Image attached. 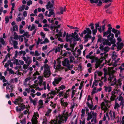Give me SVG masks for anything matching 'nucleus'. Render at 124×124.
Wrapping results in <instances>:
<instances>
[{"label":"nucleus","instance_id":"16","mask_svg":"<svg viewBox=\"0 0 124 124\" xmlns=\"http://www.w3.org/2000/svg\"><path fill=\"white\" fill-rule=\"evenodd\" d=\"M111 119L114 120L116 117V114L115 112L113 111H110L109 113Z\"/></svg>","mask_w":124,"mask_h":124},{"label":"nucleus","instance_id":"38","mask_svg":"<svg viewBox=\"0 0 124 124\" xmlns=\"http://www.w3.org/2000/svg\"><path fill=\"white\" fill-rule=\"evenodd\" d=\"M58 92L57 90H52L50 92V94H52L53 95H56L58 93Z\"/></svg>","mask_w":124,"mask_h":124},{"label":"nucleus","instance_id":"23","mask_svg":"<svg viewBox=\"0 0 124 124\" xmlns=\"http://www.w3.org/2000/svg\"><path fill=\"white\" fill-rule=\"evenodd\" d=\"M12 18V16L11 15L9 16H6L5 17V23H7L9 22V19H11Z\"/></svg>","mask_w":124,"mask_h":124},{"label":"nucleus","instance_id":"20","mask_svg":"<svg viewBox=\"0 0 124 124\" xmlns=\"http://www.w3.org/2000/svg\"><path fill=\"white\" fill-rule=\"evenodd\" d=\"M29 98L30 100V103H32L34 106H36L37 104V99L35 98L34 99H32L31 96L29 97Z\"/></svg>","mask_w":124,"mask_h":124},{"label":"nucleus","instance_id":"27","mask_svg":"<svg viewBox=\"0 0 124 124\" xmlns=\"http://www.w3.org/2000/svg\"><path fill=\"white\" fill-rule=\"evenodd\" d=\"M62 33L61 32H60L59 34H56L55 35V38H58V40L60 41L61 42H62L63 41L59 37L62 36Z\"/></svg>","mask_w":124,"mask_h":124},{"label":"nucleus","instance_id":"50","mask_svg":"<svg viewBox=\"0 0 124 124\" xmlns=\"http://www.w3.org/2000/svg\"><path fill=\"white\" fill-rule=\"evenodd\" d=\"M52 111V110L50 109H48L46 113L45 114V116H49L50 115V114Z\"/></svg>","mask_w":124,"mask_h":124},{"label":"nucleus","instance_id":"18","mask_svg":"<svg viewBox=\"0 0 124 124\" xmlns=\"http://www.w3.org/2000/svg\"><path fill=\"white\" fill-rule=\"evenodd\" d=\"M78 120L77 117H76V116H74L71 121L69 124H77V122Z\"/></svg>","mask_w":124,"mask_h":124},{"label":"nucleus","instance_id":"10","mask_svg":"<svg viewBox=\"0 0 124 124\" xmlns=\"http://www.w3.org/2000/svg\"><path fill=\"white\" fill-rule=\"evenodd\" d=\"M62 78L61 77L59 78L55 77L54 79V81L52 82V84L54 86H56L61 81Z\"/></svg>","mask_w":124,"mask_h":124},{"label":"nucleus","instance_id":"57","mask_svg":"<svg viewBox=\"0 0 124 124\" xmlns=\"http://www.w3.org/2000/svg\"><path fill=\"white\" fill-rule=\"evenodd\" d=\"M24 37L26 36V37L28 38L30 36V35L29 34V33L28 32L26 31L24 33V34L22 35Z\"/></svg>","mask_w":124,"mask_h":124},{"label":"nucleus","instance_id":"22","mask_svg":"<svg viewBox=\"0 0 124 124\" xmlns=\"http://www.w3.org/2000/svg\"><path fill=\"white\" fill-rule=\"evenodd\" d=\"M71 51L73 52V55L75 56V57H78L79 55H80L81 54V51L79 49H78L77 51V53H78V54H76L75 52L72 50H71Z\"/></svg>","mask_w":124,"mask_h":124},{"label":"nucleus","instance_id":"52","mask_svg":"<svg viewBox=\"0 0 124 124\" xmlns=\"http://www.w3.org/2000/svg\"><path fill=\"white\" fill-rule=\"evenodd\" d=\"M50 103L51 104H50V105L51 107L53 108H54L56 106V103H54L52 101H51Z\"/></svg>","mask_w":124,"mask_h":124},{"label":"nucleus","instance_id":"29","mask_svg":"<svg viewBox=\"0 0 124 124\" xmlns=\"http://www.w3.org/2000/svg\"><path fill=\"white\" fill-rule=\"evenodd\" d=\"M18 30V26L17 25H15L10 28V30L12 31H15L16 30L17 31Z\"/></svg>","mask_w":124,"mask_h":124},{"label":"nucleus","instance_id":"60","mask_svg":"<svg viewBox=\"0 0 124 124\" xmlns=\"http://www.w3.org/2000/svg\"><path fill=\"white\" fill-rule=\"evenodd\" d=\"M50 98L52 99L53 98V96H51V97H49L48 98H47L46 99V100L45 102V103H47L48 102L50 101Z\"/></svg>","mask_w":124,"mask_h":124},{"label":"nucleus","instance_id":"39","mask_svg":"<svg viewBox=\"0 0 124 124\" xmlns=\"http://www.w3.org/2000/svg\"><path fill=\"white\" fill-rule=\"evenodd\" d=\"M49 10L50 11L49 12V14L48 15V16L49 17H50L51 15H54L53 16L54 17L55 16V15H54V12L52 11H50V9H49Z\"/></svg>","mask_w":124,"mask_h":124},{"label":"nucleus","instance_id":"59","mask_svg":"<svg viewBox=\"0 0 124 124\" xmlns=\"http://www.w3.org/2000/svg\"><path fill=\"white\" fill-rule=\"evenodd\" d=\"M49 40L47 38H46L42 42H41L40 43V44H44L45 43H49Z\"/></svg>","mask_w":124,"mask_h":124},{"label":"nucleus","instance_id":"48","mask_svg":"<svg viewBox=\"0 0 124 124\" xmlns=\"http://www.w3.org/2000/svg\"><path fill=\"white\" fill-rule=\"evenodd\" d=\"M120 107V105L116 102L115 104L114 107V108L115 109H117L118 110V108Z\"/></svg>","mask_w":124,"mask_h":124},{"label":"nucleus","instance_id":"36","mask_svg":"<svg viewBox=\"0 0 124 124\" xmlns=\"http://www.w3.org/2000/svg\"><path fill=\"white\" fill-rule=\"evenodd\" d=\"M123 93V92H121L119 94V96L117 97V98L119 101H122L123 98V97L122 96Z\"/></svg>","mask_w":124,"mask_h":124},{"label":"nucleus","instance_id":"40","mask_svg":"<svg viewBox=\"0 0 124 124\" xmlns=\"http://www.w3.org/2000/svg\"><path fill=\"white\" fill-rule=\"evenodd\" d=\"M101 108L104 110L106 109L107 107L105 105V104L104 102H102L101 104Z\"/></svg>","mask_w":124,"mask_h":124},{"label":"nucleus","instance_id":"26","mask_svg":"<svg viewBox=\"0 0 124 124\" xmlns=\"http://www.w3.org/2000/svg\"><path fill=\"white\" fill-rule=\"evenodd\" d=\"M104 90L106 92H108V93L112 91V87L110 86L104 87Z\"/></svg>","mask_w":124,"mask_h":124},{"label":"nucleus","instance_id":"32","mask_svg":"<svg viewBox=\"0 0 124 124\" xmlns=\"http://www.w3.org/2000/svg\"><path fill=\"white\" fill-rule=\"evenodd\" d=\"M72 37L73 38L74 40H75L78 41L80 39V38L79 37V36L78 34L72 35Z\"/></svg>","mask_w":124,"mask_h":124},{"label":"nucleus","instance_id":"15","mask_svg":"<svg viewBox=\"0 0 124 124\" xmlns=\"http://www.w3.org/2000/svg\"><path fill=\"white\" fill-rule=\"evenodd\" d=\"M38 108V110L41 108H43L44 107V104L42 100L41 99L39 101L38 103V105L37 106Z\"/></svg>","mask_w":124,"mask_h":124},{"label":"nucleus","instance_id":"58","mask_svg":"<svg viewBox=\"0 0 124 124\" xmlns=\"http://www.w3.org/2000/svg\"><path fill=\"white\" fill-rule=\"evenodd\" d=\"M111 36L110 39H112L114 38V34L113 33H110V34H109L107 36V37L108 38H109Z\"/></svg>","mask_w":124,"mask_h":124},{"label":"nucleus","instance_id":"12","mask_svg":"<svg viewBox=\"0 0 124 124\" xmlns=\"http://www.w3.org/2000/svg\"><path fill=\"white\" fill-rule=\"evenodd\" d=\"M23 58L28 65H29L32 62V61L29 56H27L26 57L25 56H23Z\"/></svg>","mask_w":124,"mask_h":124},{"label":"nucleus","instance_id":"14","mask_svg":"<svg viewBox=\"0 0 124 124\" xmlns=\"http://www.w3.org/2000/svg\"><path fill=\"white\" fill-rule=\"evenodd\" d=\"M38 85L37 84H35L33 85H32L30 86V87L31 88H35V90H38V91H41L43 89V88H39L38 87Z\"/></svg>","mask_w":124,"mask_h":124},{"label":"nucleus","instance_id":"46","mask_svg":"<svg viewBox=\"0 0 124 124\" xmlns=\"http://www.w3.org/2000/svg\"><path fill=\"white\" fill-rule=\"evenodd\" d=\"M75 106H77V105L74 102H73V103L71 104L70 108L71 109L72 111L73 110V108Z\"/></svg>","mask_w":124,"mask_h":124},{"label":"nucleus","instance_id":"54","mask_svg":"<svg viewBox=\"0 0 124 124\" xmlns=\"http://www.w3.org/2000/svg\"><path fill=\"white\" fill-rule=\"evenodd\" d=\"M119 69L121 71H124V63L119 67Z\"/></svg>","mask_w":124,"mask_h":124},{"label":"nucleus","instance_id":"11","mask_svg":"<svg viewBox=\"0 0 124 124\" xmlns=\"http://www.w3.org/2000/svg\"><path fill=\"white\" fill-rule=\"evenodd\" d=\"M9 42L11 44L13 45L14 47V48L16 49L18 48L17 46L18 42L14 40L13 37H11L10 39L9 40Z\"/></svg>","mask_w":124,"mask_h":124},{"label":"nucleus","instance_id":"42","mask_svg":"<svg viewBox=\"0 0 124 124\" xmlns=\"http://www.w3.org/2000/svg\"><path fill=\"white\" fill-rule=\"evenodd\" d=\"M91 36H89L88 35H86L84 37V41L85 42H87L88 40V38L91 39Z\"/></svg>","mask_w":124,"mask_h":124},{"label":"nucleus","instance_id":"64","mask_svg":"<svg viewBox=\"0 0 124 124\" xmlns=\"http://www.w3.org/2000/svg\"><path fill=\"white\" fill-rule=\"evenodd\" d=\"M19 53L20 54H23V56H24L26 54L25 51L22 50H21L19 51Z\"/></svg>","mask_w":124,"mask_h":124},{"label":"nucleus","instance_id":"33","mask_svg":"<svg viewBox=\"0 0 124 124\" xmlns=\"http://www.w3.org/2000/svg\"><path fill=\"white\" fill-rule=\"evenodd\" d=\"M97 122V119L92 118L91 121H89L87 123V124H91L93 123L94 124H95Z\"/></svg>","mask_w":124,"mask_h":124},{"label":"nucleus","instance_id":"7","mask_svg":"<svg viewBox=\"0 0 124 124\" xmlns=\"http://www.w3.org/2000/svg\"><path fill=\"white\" fill-rule=\"evenodd\" d=\"M86 33H87L86 35H88L89 36H91V35L92 34V31L89 28H86L82 33H79L78 34L81 37H82L84 34H85Z\"/></svg>","mask_w":124,"mask_h":124},{"label":"nucleus","instance_id":"25","mask_svg":"<svg viewBox=\"0 0 124 124\" xmlns=\"http://www.w3.org/2000/svg\"><path fill=\"white\" fill-rule=\"evenodd\" d=\"M70 62L68 59L67 58L62 62V65L64 66L67 67L69 64Z\"/></svg>","mask_w":124,"mask_h":124},{"label":"nucleus","instance_id":"62","mask_svg":"<svg viewBox=\"0 0 124 124\" xmlns=\"http://www.w3.org/2000/svg\"><path fill=\"white\" fill-rule=\"evenodd\" d=\"M109 40L111 41V43L112 44H114L116 42V39L114 38L112 39H110Z\"/></svg>","mask_w":124,"mask_h":124},{"label":"nucleus","instance_id":"61","mask_svg":"<svg viewBox=\"0 0 124 124\" xmlns=\"http://www.w3.org/2000/svg\"><path fill=\"white\" fill-rule=\"evenodd\" d=\"M58 93V94L57 96L59 97H61L62 96H63V91L59 92Z\"/></svg>","mask_w":124,"mask_h":124},{"label":"nucleus","instance_id":"9","mask_svg":"<svg viewBox=\"0 0 124 124\" xmlns=\"http://www.w3.org/2000/svg\"><path fill=\"white\" fill-rule=\"evenodd\" d=\"M112 63H113V65L115 67H116L117 65V62L119 60L120 58H118L117 55L114 54L112 55Z\"/></svg>","mask_w":124,"mask_h":124},{"label":"nucleus","instance_id":"30","mask_svg":"<svg viewBox=\"0 0 124 124\" xmlns=\"http://www.w3.org/2000/svg\"><path fill=\"white\" fill-rule=\"evenodd\" d=\"M104 40L105 39L102 38L100 35L98 36L97 41L98 42H99L100 43H102L103 42Z\"/></svg>","mask_w":124,"mask_h":124},{"label":"nucleus","instance_id":"2","mask_svg":"<svg viewBox=\"0 0 124 124\" xmlns=\"http://www.w3.org/2000/svg\"><path fill=\"white\" fill-rule=\"evenodd\" d=\"M108 80L110 81L111 83V86H113L115 85L116 89H117L118 86L120 87H121L122 85V83L121 82L122 81V78H119L117 81L116 78L113 74H112L109 76V77L108 78Z\"/></svg>","mask_w":124,"mask_h":124},{"label":"nucleus","instance_id":"41","mask_svg":"<svg viewBox=\"0 0 124 124\" xmlns=\"http://www.w3.org/2000/svg\"><path fill=\"white\" fill-rule=\"evenodd\" d=\"M98 80H94V81L93 82V85L92 87V88H93V87H94L95 86H97L98 85Z\"/></svg>","mask_w":124,"mask_h":124},{"label":"nucleus","instance_id":"49","mask_svg":"<svg viewBox=\"0 0 124 124\" xmlns=\"http://www.w3.org/2000/svg\"><path fill=\"white\" fill-rule=\"evenodd\" d=\"M50 3V2H48V4L46 5V7L47 9H48L49 8H52L53 7V5L52 4H49V3Z\"/></svg>","mask_w":124,"mask_h":124},{"label":"nucleus","instance_id":"44","mask_svg":"<svg viewBox=\"0 0 124 124\" xmlns=\"http://www.w3.org/2000/svg\"><path fill=\"white\" fill-rule=\"evenodd\" d=\"M124 46V44L123 43H121L117 45V48L120 49L122 48Z\"/></svg>","mask_w":124,"mask_h":124},{"label":"nucleus","instance_id":"13","mask_svg":"<svg viewBox=\"0 0 124 124\" xmlns=\"http://www.w3.org/2000/svg\"><path fill=\"white\" fill-rule=\"evenodd\" d=\"M112 29V27H109L108 29V30L106 31H104L103 33V36L104 37H107V36L110 34L111 30Z\"/></svg>","mask_w":124,"mask_h":124},{"label":"nucleus","instance_id":"45","mask_svg":"<svg viewBox=\"0 0 124 124\" xmlns=\"http://www.w3.org/2000/svg\"><path fill=\"white\" fill-rule=\"evenodd\" d=\"M101 62L102 61H101L100 60L97 61L95 64V68H97Z\"/></svg>","mask_w":124,"mask_h":124},{"label":"nucleus","instance_id":"35","mask_svg":"<svg viewBox=\"0 0 124 124\" xmlns=\"http://www.w3.org/2000/svg\"><path fill=\"white\" fill-rule=\"evenodd\" d=\"M103 45H108V46H110L111 45V42L109 41V40L108 39H105L104 41L103 42Z\"/></svg>","mask_w":124,"mask_h":124},{"label":"nucleus","instance_id":"6","mask_svg":"<svg viewBox=\"0 0 124 124\" xmlns=\"http://www.w3.org/2000/svg\"><path fill=\"white\" fill-rule=\"evenodd\" d=\"M117 91V89H114L111 92V96L110 101H108L106 100H104V101L106 103H109L111 101H114L115 98L116 97L115 94H116V92Z\"/></svg>","mask_w":124,"mask_h":124},{"label":"nucleus","instance_id":"3","mask_svg":"<svg viewBox=\"0 0 124 124\" xmlns=\"http://www.w3.org/2000/svg\"><path fill=\"white\" fill-rule=\"evenodd\" d=\"M51 67L47 64H44L43 66H41V70H42L44 69V76L46 78L50 76L51 73L50 71Z\"/></svg>","mask_w":124,"mask_h":124},{"label":"nucleus","instance_id":"24","mask_svg":"<svg viewBox=\"0 0 124 124\" xmlns=\"http://www.w3.org/2000/svg\"><path fill=\"white\" fill-rule=\"evenodd\" d=\"M14 63L17 65L19 64L20 63L22 65H23L24 63V62L23 61L20 60L18 61L17 59L15 60Z\"/></svg>","mask_w":124,"mask_h":124},{"label":"nucleus","instance_id":"47","mask_svg":"<svg viewBox=\"0 0 124 124\" xmlns=\"http://www.w3.org/2000/svg\"><path fill=\"white\" fill-rule=\"evenodd\" d=\"M93 89L92 91L91 92V94L92 95H93L94 93H96L97 92V91L96 89V87H93Z\"/></svg>","mask_w":124,"mask_h":124},{"label":"nucleus","instance_id":"63","mask_svg":"<svg viewBox=\"0 0 124 124\" xmlns=\"http://www.w3.org/2000/svg\"><path fill=\"white\" fill-rule=\"evenodd\" d=\"M18 38V36L17 33L15 32L14 34V39L16 40Z\"/></svg>","mask_w":124,"mask_h":124},{"label":"nucleus","instance_id":"17","mask_svg":"<svg viewBox=\"0 0 124 124\" xmlns=\"http://www.w3.org/2000/svg\"><path fill=\"white\" fill-rule=\"evenodd\" d=\"M60 101L61 105L64 107L67 106L68 105V103L64 101L63 98H61Z\"/></svg>","mask_w":124,"mask_h":124},{"label":"nucleus","instance_id":"8","mask_svg":"<svg viewBox=\"0 0 124 124\" xmlns=\"http://www.w3.org/2000/svg\"><path fill=\"white\" fill-rule=\"evenodd\" d=\"M39 115L37 112H35L32 119V124H37V119L39 117Z\"/></svg>","mask_w":124,"mask_h":124},{"label":"nucleus","instance_id":"43","mask_svg":"<svg viewBox=\"0 0 124 124\" xmlns=\"http://www.w3.org/2000/svg\"><path fill=\"white\" fill-rule=\"evenodd\" d=\"M43 76H38V79H39V85L41 86L42 85V78Z\"/></svg>","mask_w":124,"mask_h":124},{"label":"nucleus","instance_id":"34","mask_svg":"<svg viewBox=\"0 0 124 124\" xmlns=\"http://www.w3.org/2000/svg\"><path fill=\"white\" fill-rule=\"evenodd\" d=\"M87 101L86 104L87 106L88 104H87V103L88 102L89 103V104H90V103H93L92 101V99L91 98L90 95H88V96Z\"/></svg>","mask_w":124,"mask_h":124},{"label":"nucleus","instance_id":"28","mask_svg":"<svg viewBox=\"0 0 124 124\" xmlns=\"http://www.w3.org/2000/svg\"><path fill=\"white\" fill-rule=\"evenodd\" d=\"M58 46H59L56 48L55 50V52L56 53L58 52H59L61 49L63 47V45H59Z\"/></svg>","mask_w":124,"mask_h":124},{"label":"nucleus","instance_id":"56","mask_svg":"<svg viewBox=\"0 0 124 124\" xmlns=\"http://www.w3.org/2000/svg\"><path fill=\"white\" fill-rule=\"evenodd\" d=\"M60 13L61 14L63 13V12L65 11V7H61L60 8Z\"/></svg>","mask_w":124,"mask_h":124},{"label":"nucleus","instance_id":"5","mask_svg":"<svg viewBox=\"0 0 124 124\" xmlns=\"http://www.w3.org/2000/svg\"><path fill=\"white\" fill-rule=\"evenodd\" d=\"M97 114L93 111L88 113L86 120L89 121L92 118L97 119Z\"/></svg>","mask_w":124,"mask_h":124},{"label":"nucleus","instance_id":"53","mask_svg":"<svg viewBox=\"0 0 124 124\" xmlns=\"http://www.w3.org/2000/svg\"><path fill=\"white\" fill-rule=\"evenodd\" d=\"M61 62H60L59 63H58L56 67L55 66V68H54L55 69L59 70L61 68V65L60 64Z\"/></svg>","mask_w":124,"mask_h":124},{"label":"nucleus","instance_id":"1","mask_svg":"<svg viewBox=\"0 0 124 124\" xmlns=\"http://www.w3.org/2000/svg\"><path fill=\"white\" fill-rule=\"evenodd\" d=\"M68 114L67 112L64 111L63 115H59L56 117L55 120H52L50 124H64L67 121Z\"/></svg>","mask_w":124,"mask_h":124},{"label":"nucleus","instance_id":"31","mask_svg":"<svg viewBox=\"0 0 124 124\" xmlns=\"http://www.w3.org/2000/svg\"><path fill=\"white\" fill-rule=\"evenodd\" d=\"M72 38L71 34H70L69 35H67L66 36V40L67 41H70Z\"/></svg>","mask_w":124,"mask_h":124},{"label":"nucleus","instance_id":"4","mask_svg":"<svg viewBox=\"0 0 124 124\" xmlns=\"http://www.w3.org/2000/svg\"><path fill=\"white\" fill-rule=\"evenodd\" d=\"M108 69V71H107V68H104L103 69L105 75L108 74L109 76H110L111 74H113L115 73V70H116L117 69L116 68H114L113 67L110 68L109 67Z\"/></svg>","mask_w":124,"mask_h":124},{"label":"nucleus","instance_id":"55","mask_svg":"<svg viewBox=\"0 0 124 124\" xmlns=\"http://www.w3.org/2000/svg\"><path fill=\"white\" fill-rule=\"evenodd\" d=\"M18 106L20 107L22 110L23 109L25 108L24 105L21 103H18Z\"/></svg>","mask_w":124,"mask_h":124},{"label":"nucleus","instance_id":"37","mask_svg":"<svg viewBox=\"0 0 124 124\" xmlns=\"http://www.w3.org/2000/svg\"><path fill=\"white\" fill-rule=\"evenodd\" d=\"M106 118H108V120H109V117L108 116V113H106L105 115H104V117L102 119L103 121H105L106 120Z\"/></svg>","mask_w":124,"mask_h":124},{"label":"nucleus","instance_id":"21","mask_svg":"<svg viewBox=\"0 0 124 124\" xmlns=\"http://www.w3.org/2000/svg\"><path fill=\"white\" fill-rule=\"evenodd\" d=\"M88 105V107L91 110H94L96 109L98 106L97 105H95V106L93 108V103H90V104H89V103L88 102L87 103Z\"/></svg>","mask_w":124,"mask_h":124},{"label":"nucleus","instance_id":"51","mask_svg":"<svg viewBox=\"0 0 124 124\" xmlns=\"http://www.w3.org/2000/svg\"><path fill=\"white\" fill-rule=\"evenodd\" d=\"M69 89H68L66 93L64 94V97L65 98H67L69 96Z\"/></svg>","mask_w":124,"mask_h":124},{"label":"nucleus","instance_id":"19","mask_svg":"<svg viewBox=\"0 0 124 124\" xmlns=\"http://www.w3.org/2000/svg\"><path fill=\"white\" fill-rule=\"evenodd\" d=\"M65 88L66 86H65L63 85H62L58 88L57 87H55V90H57L58 92H59L60 91L65 89Z\"/></svg>","mask_w":124,"mask_h":124}]
</instances>
